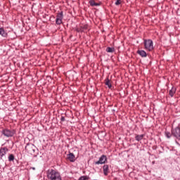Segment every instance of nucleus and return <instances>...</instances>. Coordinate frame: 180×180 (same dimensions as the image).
<instances>
[{"label":"nucleus","mask_w":180,"mask_h":180,"mask_svg":"<svg viewBox=\"0 0 180 180\" xmlns=\"http://www.w3.org/2000/svg\"><path fill=\"white\" fill-rule=\"evenodd\" d=\"M15 160V155L13 154H10L8 156V161H14Z\"/></svg>","instance_id":"20"},{"label":"nucleus","mask_w":180,"mask_h":180,"mask_svg":"<svg viewBox=\"0 0 180 180\" xmlns=\"http://www.w3.org/2000/svg\"><path fill=\"white\" fill-rule=\"evenodd\" d=\"M8 151L9 149L6 147H1L0 148V160H4V158H6V154H8Z\"/></svg>","instance_id":"6"},{"label":"nucleus","mask_w":180,"mask_h":180,"mask_svg":"<svg viewBox=\"0 0 180 180\" xmlns=\"http://www.w3.org/2000/svg\"><path fill=\"white\" fill-rule=\"evenodd\" d=\"M106 51H107V53H114L115 48H113V47H107Z\"/></svg>","instance_id":"17"},{"label":"nucleus","mask_w":180,"mask_h":180,"mask_svg":"<svg viewBox=\"0 0 180 180\" xmlns=\"http://www.w3.org/2000/svg\"><path fill=\"white\" fill-rule=\"evenodd\" d=\"M47 178L49 180H61V175L57 169H49L46 172Z\"/></svg>","instance_id":"1"},{"label":"nucleus","mask_w":180,"mask_h":180,"mask_svg":"<svg viewBox=\"0 0 180 180\" xmlns=\"http://www.w3.org/2000/svg\"><path fill=\"white\" fill-rule=\"evenodd\" d=\"M106 161H108V158L106 155H103L100 157L98 161L94 162L95 165H99L102 164H105Z\"/></svg>","instance_id":"7"},{"label":"nucleus","mask_w":180,"mask_h":180,"mask_svg":"<svg viewBox=\"0 0 180 180\" xmlns=\"http://www.w3.org/2000/svg\"><path fill=\"white\" fill-rule=\"evenodd\" d=\"M34 148H36V146L33 143H27L25 146V151L32 155V154H34Z\"/></svg>","instance_id":"5"},{"label":"nucleus","mask_w":180,"mask_h":180,"mask_svg":"<svg viewBox=\"0 0 180 180\" xmlns=\"http://www.w3.org/2000/svg\"><path fill=\"white\" fill-rule=\"evenodd\" d=\"M122 3V0H117L115 2V5H120V4Z\"/></svg>","instance_id":"23"},{"label":"nucleus","mask_w":180,"mask_h":180,"mask_svg":"<svg viewBox=\"0 0 180 180\" xmlns=\"http://www.w3.org/2000/svg\"><path fill=\"white\" fill-rule=\"evenodd\" d=\"M137 54H139V56L142 58L147 57V53L144 50H138Z\"/></svg>","instance_id":"13"},{"label":"nucleus","mask_w":180,"mask_h":180,"mask_svg":"<svg viewBox=\"0 0 180 180\" xmlns=\"http://www.w3.org/2000/svg\"><path fill=\"white\" fill-rule=\"evenodd\" d=\"M172 134L177 140H180V124L174 129H172Z\"/></svg>","instance_id":"4"},{"label":"nucleus","mask_w":180,"mask_h":180,"mask_svg":"<svg viewBox=\"0 0 180 180\" xmlns=\"http://www.w3.org/2000/svg\"><path fill=\"white\" fill-rule=\"evenodd\" d=\"M82 28L83 29V32H86L89 29V26L88 25H84L82 26Z\"/></svg>","instance_id":"19"},{"label":"nucleus","mask_w":180,"mask_h":180,"mask_svg":"<svg viewBox=\"0 0 180 180\" xmlns=\"http://www.w3.org/2000/svg\"><path fill=\"white\" fill-rule=\"evenodd\" d=\"M143 45L145 50H147V51H153L154 50V43L151 39H143Z\"/></svg>","instance_id":"2"},{"label":"nucleus","mask_w":180,"mask_h":180,"mask_svg":"<svg viewBox=\"0 0 180 180\" xmlns=\"http://www.w3.org/2000/svg\"><path fill=\"white\" fill-rule=\"evenodd\" d=\"M68 160H69L70 162H74L75 161V155H74V153H69L68 155Z\"/></svg>","instance_id":"10"},{"label":"nucleus","mask_w":180,"mask_h":180,"mask_svg":"<svg viewBox=\"0 0 180 180\" xmlns=\"http://www.w3.org/2000/svg\"><path fill=\"white\" fill-rule=\"evenodd\" d=\"M89 177L88 176H82L79 178V180H89Z\"/></svg>","instance_id":"21"},{"label":"nucleus","mask_w":180,"mask_h":180,"mask_svg":"<svg viewBox=\"0 0 180 180\" xmlns=\"http://www.w3.org/2000/svg\"><path fill=\"white\" fill-rule=\"evenodd\" d=\"M0 36L2 37H8V32L5 31V29L0 27Z\"/></svg>","instance_id":"12"},{"label":"nucleus","mask_w":180,"mask_h":180,"mask_svg":"<svg viewBox=\"0 0 180 180\" xmlns=\"http://www.w3.org/2000/svg\"><path fill=\"white\" fill-rule=\"evenodd\" d=\"M91 6H99L101 4L99 3L95 2L94 0L89 1Z\"/></svg>","instance_id":"16"},{"label":"nucleus","mask_w":180,"mask_h":180,"mask_svg":"<svg viewBox=\"0 0 180 180\" xmlns=\"http://www.w3.org/2000/svg\"><path fill=\"white\" fill-rule=\"evenodd\" d=\"M15 130L13 129H4L2 130L1 131V134H3L4 136H5V137H13V136H15Z\"/></svg>","instance_id":"3"},{"label":"nucleus","mask_w":180,"mask_h":180,"mask_svg":"<svg viewBox=\"0 0 180 180\" xmlns=\"http://www.w3.org/2000/svg\"><path fill=\"white\" fill-rule=\"evenodd\" d=\"M165 134L166 136V137L167 139H171V136H172V134H171V132L168 131H165Z\"/></svg>","instance_id":"18"},{"label":"nucleus","mask_w":180,"mask_h":180,"mask_svg":"<svg viewBox=\"0 0 180 180\" xmlns=\"http://www.w3.org/2000/svg\"><path fill=\"white\" fill-rule=\"evenodd\" d=\"M103 174L105 176L109 175V165H104L103 167Z\"/></svg>","instance_id":"9"},{"label":"nucleus","mask_w":180,"mask_h":180,"mask_svg":"<svg viewBox=\"0 0 180 180\" xmlns=\"http://www.w3.org/2000/svg\"><path fill=\"white\" fill-rule=\"evenodd\" d=\"M143 138H144V134L136 135L135 136V139L136 140V141H140L143 140Z\"/></svg>","instance_id":"15"},{"label":"nucleus","mask_w":180,"mask_h":180,"mask_svg":"<svg viewBox=\"0 0 180 180\" xmlns=\"http://www.w3.org/2000/svg\"><path fill=\"white\" fill-rule=\"evenodd\" d=\"M63 18H64V15H63V11H61L60 13H58L56 15V25H61V23H63Z\"/></svg>","instance_id":"8"},{"label":"nucleus","mask_w":180,"mask_h":180,"mask_svg":"<svg viewBox=\"0 0 180 180\" xmlns=\"http://www.w3.org/2000/svg\"><path fill=\"white\" fill-rule=\"evenodd\" d=\"M60 121L61 122H65V117L62 116L61 118H60Z\"/></svg>","instance_id":"24"},{"label":"nucleus","mask_w":180,"mask_h":180,"mask_svg":"<svg viewBox=\"0 0 180 180\" xmlns=\"http://www.w3.org/2000/svg\"><path fill=\"white\" fill-rule=\"evenodd\" d=\"M76 32H77V33H82V32H84V30L82 29V26H81L80 27H77L76 29Z\"/></svg>","instance_id":"22"},{"label":"nucleus","mask_w":180,"mask_h":180,"mask_svg":"<svg viewBox=\"0 0 180 180\" xmlns=\"http://www.w3.org/2000/svg\"><path fill=\"white\" fill-rule=\"evenodd\" d=\"M176 93V88L174 86H172V89L169 91V95L171 96V98L174 97V95Z\"/></svg>","instance_id":"11"},{"label":"nucleus","mask_w":180,"mask_h":180,"mask_svg":"<svg viewBox=\"0 0 180 180\" xmlns=\"http://www.w3.org/2000/svg\"><path fill=\"white\" fill-rule=\"evenodd\" d=\"M105 84L107 86H108V88H112V84H110V80H109V77H107L105 79Z\"/></svg>","instance_id":"14"},{"label":"nucleus","mask_w":180,"mask_h":180,"mask_svg":"<svg viewBox=\"0 0 180 180\" xmlns=\"http://www.w3.org/2000/svg\"><path fill=\"white\" fill-rule=\"evenodd\" d=\"M32 169H34H34H36V168H35V167H32Z\"/></svg>","instance_id":"25"}]
</instances>
